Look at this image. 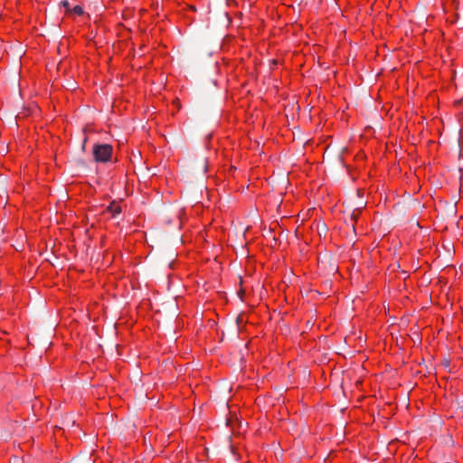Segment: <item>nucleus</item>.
Masks as SVG:
<instances>
[{"instance_id": "obj_6", "label": "nucleus", "mask_w": 463, "mask_h": 463, "mask_svg": "<svg viewBox=\"0 0 463 463\" xmlns=\"http://www.w3.org/2000/svg\"><path fill=\"white\" fill-rule=\"evenodd\" d=\"M73 463H91V460H90V458H87L85 460L76 461V462H73Z\"/></svg>"}, {"instance_id": "obj_5", "label": "nucleus", "mask_w": 463, "mask_h": 463, "mask_svg": "<svg viewBox=\"0 0 463 463\" xmlns=\"http://www.w3.org/2000/svg\"><path fill=\"white\" fill-rule=\"evenodd\" d=\"M61 5L66 8L67 12H71L70 4L67 0L61 1Z\"/></svg>"}, {"instance_id": "obj_2", "label": "nucleus", "mask_w": 463, "mask_h": 463, "mask_svg": "<svg viewBox=\"0 0 463 463\" xmlns=\"http://www.w3.org/2000/svg\"><path fill=\"white\" fill-rule=\"evenodd\" d=\"M365 206V203L364 202H359L356 203V207L355 209L353 211L352 214H351V218L352 220H354L356 221L359 217V212L362 208H364Z\"/></svg>"}, {"instance_id": "obj_8", "label": "nucleus", "mask_w": 463, "mask_h": 463, "mask_svg": "<svg viewBox=\"0 0 463 463\" xmlns=\"http://www.w3.org/2000/svg\"><path fill=\"white\" fill-rule=\"evenodd\" d=\"M203 172H205V171H206V165H203Z\"/></svg>"}, {"instance_id": "obj_1", "label": "nucleus", "mask_w": 463, "mask_h": 463, "mask_svg": "<svg viewBox=\"0 0 463 463\" xmlns=\"http://www.w3.org/2000/svg\"><path fill=\"white\" fill-rule=\"evenodd\" d=\"M112 155V146L108 144L95 145L93 147V156L95 161L108 162Z\"/></svg>"}, {"instance_id": "obj_4", "label": "nucleus", "mask_w": 463, "mask_h": 463, "mask_svg": "<svg viewBox=\"0 0 463 463\" xmlns=\"http://www.w3.org/2000/svg\"><path fill=\"white\" fill-rule=\"evenodd\" d=\"M71 12H73L74 14L80 15L83 14V9L80 5H75Z\"/></svg>"}, {"instance_id": "obj_3", "label": "nucleus", "mask_w": 463, "mask_h": 463, "mask_svg": "<svg viewBox=\"0 0 463 463\" xmlns=\"http://www.w3.org/2000/svg\"><path fill=\"white\" fill-rule=\"evenodd\" d=\"M108 210L109 212H111L113 213V215L117 214V213H119L121 209L120 207L116 204V203H111L109 207H108Z\"/></svg>"}, {"instance_id": "obj_7", "label": "nucleus", "mask_w": 463, "mask_h": 463, "mask_svg": "<svg viewBox=\"0 0 463 463\" xmlns=\"http://www.w3.org/2000/svg\"><path fill=\"white\" fill-rule=\"evenodd\" d=\"M357 196L360 197L361 196V190H357Z\"/></svg>"}, {"instance_id": "obj_9", "label": "nucleus", "mask_w": 463, "mask_h": 463, "mask_svg": "<svg viewBox=\"0 0 463 463\" xmlns=\"http://www.w3.org/2000/svg\"><path fill=\"white\" fill-rule=\"evenodd\" d=\"M18 461H19L18 458H15L14 460V463H18Z\"/></svg>"}]
</instances>
